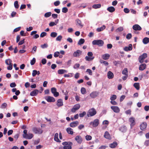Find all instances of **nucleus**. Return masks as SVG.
<instances>
[{"mask_svg":"<svg viewBox=\"0 0 149 149\" xmlns=\"http://www.w3.org/2000/svg\"><path fill=\"white\" fill-rule=\"evenodd\" d=\"M124 12L126 13H128L130 12V10L127 8H125L124 9Z\"/></svg>","mask_w":149,"mask_h":149,"instance_id":"obj_62","label":"nucleus"},{"mask_svg":"<svg viewBox=\"0 0 149 149\" xmlns=\"http://www.w3.org/2000/svg\"><path fill=\"white\" fill-rule=\"evenodd\" d=\"M47 34V33L45 32H42L41 33L40 35V37L41 38H43L44 37L46 36Z\"/></svg>","mask_w":149,"mask_h":149,"instance_id":"obj_46","label":"nucleus"},{"mask_svg":"<svg viewBox=\"0 0 149 149\" xmlns=\"http://www.w3.org/2000/svg\"><path fill=\"white\" fill-rule=\"evenodd\" d=\"M57 102L56 105L58 107L62 106L63 105V102L62 99H58L57 101Z\"/></svg>","mask_w":149,"mask_h":149,"instance_id":"obj_16","label":"nucleus"},{"mask_svg":"<svg viewBox=\"0 0 149 149\" xmlns=\"http://www.w3.org/2000/svg\"><path fill=\"white\" fill-rule=\"evenodd\" d=\"M79 124V122L77 121H74L71 123L70 125V126L72 127L77 126Z\"/></svg>","mask_w":149,"mask_h":149,"instance_id":"obj_18","label":"nucleus"},{"mask_svg":"<svg viewBox=\"0 0 149 149\" xmlns=\"http://www.w3.org/2000/svg\"><path fill=\"white\" fill-rule=\"evenodd\" d=\"M98 95V93L96 91H93L90 93V97L92 98H94Z\"/></svg>","mask_w":149,"mask_h":149,"instance_id":"obj_13","label":"nucleus"},{"mask_svg":"<svg viewBox=\"0 0 149 149\" xmlns=\"http://www.w3.org/2000/svg\"><path fill=\"white\" fill-rule=\"evenodd\" d=\"M33 131L35 134H41L43 132V130L41 129L38 127L33 128Z\"/></svg>","mask_w":149,"mask_h":149,"instance_id":"obj_6","label":"nucleus"},{"mask_svg":"<svg viewBox=\"0 0 149 149\" xmlns=\"http://www.w3.org/2000/svg\"><path fill=\"white\" fill-rule=\"evenodd\" d=\"M133 86L137 90H139L140 89V85L139 83H134Z\"/></svg>","mask_w":149,"mask_h":149,"instance_id":"obj_27","label":"nucleus"},{"mask_svg":"<svg viewBox=\"0 0 149 149\" xmlns=\"http://www.w3.org/2000/svg\"><path fill=\"white\" fill-rule=\"evenodd\" d=\"M143 42L144 44H146L149 42V38L145 37L143 40Z\"/></svg>","mask_w":149,"mask_h":149,"instance_id":"obj_26","label":"nucleus"},{"mask_svg":"<svg viewBox=\"0 0 149 149\" xmlns=\"http://www.w3.org/2000/svg\"><path fill=\"white\" fill-rule=\"evenodd\" d=\"M100 62L101 63H104L106 66H107L109 65V63L107 62L102 60H100Z\"/></svg>","mask_w":149,"mask_h":149,"instance_id":"obj_39","label":"nucleus"},{"mask_svg":"<svg viewBox=\"0 0 149 149\" xmlns=\"http://www.w3.org/2000/svg\"><path fill=\"white\" fill-rule=\"evenodd\" d=\"M68 9L65 7H63L62 9V12L64 13H66L68 11Z\"/></svg>","mask_w":149,"mask_h":149,"instance_id":"obj_41","label":"nucleus"},{"mask_svg":"<svg viewBox=\"0 0 149 149\" xmlns=\"http://www.w3.org/2000/svg\"><path fill=\"white\" fill-rule=\"evenodd\" d=\"M101 4H95L92 7L93 8L97 9L100 8L101 7Z\"/></svg>","mask_w":149,"mask_h":149,"instance_id":"obj_30","label":"nucleus"},{"mask_svg":"<svg viewBox=\"0 0 149 149\" xmlns=\"http://www.w3.org/2000/svg\"><path fill=\"white\" fill-rule=\"evenodd\" d=\"M96 113L97 112L95 109L94 108H92L88 110L87 113V116L88 117L92 116L95 115Z\"/></svg>","mask_w":149,"mask_h":149,"instance_id":"obj_2","label":"nucleus"},{"mask_svg":"<svg viewBox=\"0 0 149 149\" xmlns=\"http://www.w3.org/2000/svg\"><path fill=\"white\" fill-rule=\"evenodd\" d=\"M7 106V104L6 103H4L1 105V107L2 109H5L6 107Z\"/></svg>","mask_w":149,"mask_h":149,"instance_id":"obj_53","label":"nucleus"},{"mask_svg":"<svg viewBox=\"0 0 149 149\" xmlns=\"http://www.w3.org/2000/svg\"><path fill=\"white\" fill-rule=\"evenodd\" d=\"M86 114V113L85 111H83L82 113L79 114V116L80 117H84Z\"/></svg>","mask_w":149,"mask_h":149,"instance_id":"obj_50","label":"nucleus"},{"mask_svg":"<svg viewBox=\"0 0 149 149\" xmlns=\"http://www.w3.org/2000/svg\"><path fill=\"white\" fill-rule=\"evenodd\" d=\"M48 45L47 44H44L43 45H42L41 46V47L42 49H44L47 47Z\"/></svg>","mask_w":149,"mask_h":149,"instance_id":"obj_55","label":"nucleus"},{"mask_svg":"<svg viewBox=\"0 0 149 149\" xmlns=\"http://www.w3.org/2000/svg\"><path fill=\"white\" fill-rule=\"evenodd\" d=\"M76 22L77 23V25H78L79 26H81V27L83 26V25L82 24L81 21L80 20L77 19L76 20Z\"/></svg>","mask_w":149,"mask_h":149,"instance_id":"obj_32","label":"nucleus"},{"mask_svg":"<svg viewBox=\"0 0 149 149\" xmlns=\"http://www.w3.org/2000/svg\"><path fill=\"white\" fill-rule=\"evenodd\" d=\"M36 62V59L33 58V59L31 61L30 63L31 65H33Z\"/></svg>","mask_w":149,"mask_h":149,"instance_id":"obj_44","label":"nucleus"},{"mask_svg":"<svg viewBox=\"0 0 149 149\" xmlns=\"http://www.w3.org/2000/svg\"><path fill=\"white\" fill-rule=\"evenodd\" d=\"M116 98V96L115 95H112L110 97V99L111 100H114Z\"/></svg>","mask_w":149,"mask_h":149,"instance_id":"obj_45","label":"nucleus"},{"mask_svg":"<svg viewBox=\"0 0 149 149\" xmlns=\"http://www.w3.org/2000/svg\"><path fill=\"white\" fill-rule=\"evenodd\" d=\"M130 122L131 123L130 125L131 128H132L136 124L134 118L132 117L129 119Z\"/></svg>","mask_w":149,"mask_h":149,"instance_id":"obj_7","label":"nucleus"},{"mask_svg":"<svg viewBox=\"0 0 149 149\" xmlns=\"http://www.w3.org/2000/svg\"><path fill=\"white\" fill-rule=\"evenodd\" d=\"M94 58V57H89L88 56H86L85 57V59L87 61H91Z\"/></svg>","mask_w":149,"mask_h":149,"instance_id":"obj_36","label":"nucleus"},{"mask_svg":"<svg viewBox=\"0 0 149 149\" xmlns=\"http://www.w3.org/2000/svg\"><path fill=\"white\" fill-rule=\"evenodd\" d=\"M117 145V143L116 141H114L113 143L110 144L109 146L111 148H115Z\"/></svg>","mask_w":149,"mask_h":149,"instance_id":"obj_29","label":"nucleus"},{"mask_svg":"<svg viewBox=\"0 0 149 149\" xmlns=\"http://www.w3.org/2000/svg\"><path fill=\"white\" fill-rule=\"evenodd\" d=\"M107 76L109 79H112L113 77V73L111 71H109L107 73Z\"/></svg>","mask_w":149,"mask_h":149,"instance_id":"obj_20","label":"nucleus"},{"mask_svg":"<svg viewBox=\"0 0 149 149\" xmlns=\"http://www.w3.org/2000/svg\"><path fill=\"white\" fill-rule=\"evenodd\" d=\"M122 74L124 75H128V70L126 68H125L122 71Z\"/></svg>","mask_w":149,"mask_h":149,"instance_id":"obj_33","label":"nucleus"},{"mask_svg":"<svg viewBox=\"0 0 149 149\" xmlns=\"http://www.w3.org/2000/svg\"><path fill=\"white\" fill-rule=\"evenodd\" d=\"M67 72V71L64 69H60L58 71V73L59 74H62Z\"/></svg>","mask_w":149,"mask_h":149,"instance_id":"obj_24","label":"nucleus"},{"mask_svg":"<svg viewBox=\"0 0 149 149\" xmlns=\"http://www.w3.org/2000/svg\"><path fill=\"white\" fill-rule=\"evenodd\" d=\"M57 33L55 32H52L50 34L51 37L54 38H55L57 36Z\"/></svg>","mask_w":149,"mask_h":149,"instance_id":"obj_35","label":"nucleus"},{"mask_svg":"<svg viewBox=\"0 0 149 149\" xmlns=\"http://www.w3.org/2000/svg\"><path fill=\"white\" fill-rule=\"evenodd\" d=\"M147 126V123L146 122L143 123L140 126V129L142 130H144L146 128Z\"/></svg>","mask_w":149,"mask_h":149,"instance_id":"obj_15","label":"nucleus"},{"mask_svg":"<svg viewBox=\"0 0 149 149\" xmlns=\"http://www.w3.org/2000/svg\"><path fill=\"white\" fill-rule=\"evenodd\" d=\"M115 8L113 6H110L108 7L107 10L110 13H113L115 11Z\"/></svg>","mask_w":149,"mask_h":149,"instance_id":"obj_21","label":"nucleus"},{"mask_svg":"<svg viewBox=\"0 0 149 149\" xmlns=\"http://www.w3.org/2000/svg\"><path fill=\"white\" fill-rule=\"evenodd\" d=\"M110 55L108 54H104L102 55V58L104 60H107L109 58Z\"/></svg>","mask_w":149,"mask_h":149,"instance_id":"obj_19","label":"nucleus"},{"mask_svg":"<svg viewBox=\"0 0 149 149\" xmlns=\"http://www.w3.org/2000/svg\"><path fill=\"white\" fill-rule=\"evenodd\" d=\"M81 93L83 94H85L86 93V90L84 88H81Z\"/></svg>","mask_w":149,"mask_h":149,"instance_id":"obj_37","label":"nucleus"},{"mask_svg":"<svg viewBox=\"0 0 149 149\" xmlns=\"http://www.w3.org/2000/svg\"><path fill=\"white\" fill-rule=\"evenodd\" d=\"M90 125H92L93 127H95L98 126L99 124V120L96 119L94 120L93 122H91L90 123Z\"/></svg>","mask_w":149,"mask_h":149,"instance_id":"obj_5","label":"nucleus"},{"mask_svg":"<svg viewBox=\"0 0 149 149\" xmlns=\"http://www.w3.org/2000/svg\"><path fill=\"white\" fill-rule=\"evenodd\" d=\"M51 15V13L50 12H47L45 14V17H50Z\"/></svg>","mask_w":149,"mask_h":149,"instance_id":"obj_40","label":"nucleus"},{"mask_svg":"<svg viewBox=\"0 0 149 149\" xmlns=\"http://www.w3.org/2000/svg\"><path fill=\"white\" fill-rule=\"evenodd\" d=\"M56 89L55 88L53 87L51 89V91L52 93L54 94L56 91Z\"/></svg>","mask_w":149,"mask_h":149,"instance_id":"obj_47","label":"nucleus"},{"mask_svg":"<svg viewBox=\"0 0 149 149\" xmlns=\"http://www.w3.org/2000/svg\"><path fill=\"white\" fill-rule=\"evenodd\" d=\"M46 100L48 102H54L55 100L54 97L48 96L46 98Z\"/></svg>","mask_w":149,"mask_h":149,"instance_id":"obj_12","label":"nucleus"},{"mask_svg":"<svg viewBox=\"0 0 149 149\" xmlns=\"http://www.w3.org/2000/svg\"><path fill=\"white\" fill-rule=\"evenodd\" d=\"M14 5L15 7L17 9L19 7V5L18 4V1H16L14 2Z\"/></svg>","mask_w":149,"mask_h":149,"instance_id":"obj_38","label":"nucleus"},{"mask_svg":"<svg viewBox=\"0 0 149 149\" xmlns=\"http://www.w3.org/2000/svg\"><path fill=\"white\" fill-rule=\"evenodd\" d=\"M111 108L115 113H118L120 111L119 108L117 106H111Z\"/></svg>","mask_w":149,"mask_h":149,"instance_id":"obj_9","label":"nucleus"},{"mask_svg":"<svg viewBox=\"0 0 149 149\" xmlns=\"http://www.w3.org/2000/svg\"><path fill=\"white\" fill-rule=\"evenodd\" d=\"M132 37V35L131 33H129L127 34L126 36V38L128 40L130 39Z\"/></svg>","mask_w":149,"mask_h":149,"instance_id":"obj_42","label":"nucleus"},{"mask_svg":"<svg viewBox=\"0 0 149 149\" xmlns=\"http://www.w3.org/2000/svg\"><path fill=\"white\" fill-rule=\"evenodd\" d=\"M16 86V85L15 82H12L10 84V86L12 88L15 87Z\"/></svg>","mask_w":149,"mask_h":149,"instance_id":"obj_52","label":"nucleus"},{"mask_svg":"<svg viewBox=\"0 0 149 149\" xmlns=\"http://www.w3.org/2000/svg\"><path fill=\"white\" fill-rule=\"evenodd\" d=\"M37 50V47L36 46H34L33 49L32 51H31V52L33 53L34 54L35 53Z\"/></svg>","mask_w":149,"mask_h":149,"instance_id":"obj_48","label":"nucleus"},{"mask_svg":"<svg viewBox=\"0 0 149 149\" xmlns=\"http://www.w3.org/2000/svg\"><path fill=\"white\" fill-rule=\"evenodd\" d=\"M80 64L79 63H76L74 66L73 68L74 69H77L79 67Z\"/></svg>","mask_w":149,"mask_h":149,"instance_id":"obj_59","label":"nucleus"},{"mask_svg":"<svg viewBox=\"0 0 149 149\" xmlns=\"http://www.w3.org/2000/svg\"><path fill=\"white\" fill-rule=\"evenodd\" d=\"M62 38V37L61 35L58 36L56 38V40L58 41H61Z\"/></svg>","mask_w":149,"mask_h":149,"instance_id":"obj_43","label":"nucleus"},{"mask_svg":"<svg viewBox=\"0 0 149 149\" xmlns=\"http://www.w3.org/2000/svg\"><path fill=\"white\" fill-rule=\"evenodd\" d=\"M67 132L70 134H72L73 133V130L70 127L66 129Z\"/></svg>","mask_w":149,"mask_h":149,"instance_id":"obj_28","label":"nucleus"},{"mask_svg":"<svg viewBox=\"0 0 149 149\" xmlns=\"http://www.w3.org/2000/svg\"><path fill=\"white\" fill-rule=\"evenodd\" d=\"M72 145V143L71 142H69V144L68 146H64L63 147L64 149H71L72 148L71 146Z\"/></svg>","mask_w":149,"mask_h":149,"instance_id":"obj_23","label":"nucleus"},{"mask_svg":"<svg viewBox=\"0 0 149 149\" xmlns=\"http://www.w3.org/2000/svg\"><path fill=\"white\" fill-rule=\"evenodd\" d=\"M86 72L88 73L90 75H92V72L91 70L89 69H88L86 70Z\"/></svg>","mask_w":149,"mask_h":149,"instance_id":"obj_49","label":"nucleus"},{"mask_svg":"<svg viewBox=\"0 0 149 149\" xmlns=\"http://www.w3.org/2000/svg\"><path fill=\"white\" fill-rule=\"evenodd\" d=\"M58 133H56L54 135V140H59L58 138Z\"/></svg>","mask_w":149,"mask_h":149,"instance_id":"obj_56","label":"nucleus"},{"mask_svg":"<svg viewBox=\"0 0 149 149\" xmlns=\"http://www.w3.org/2000/svg\"><path fill=\"white\" fill-rule=\"evenodd\" d=\"M37 70H34L33 71L32 75L33 77H35L36 74H37Z\"/></svg>","mask_w":149,"mask_h":149,"instance_id":"obj_51","label":"nucleus"},{"mask_svg":"<svg viewBox=\"0 0 149 149\" xmlns=\"http://www.w3.org/2000/svg\"><path fill=\"white\" fill-rule=\"evenodd\" d=\"M12 60L10 59H6L5 61V63L8 65H9L7 67V69L9 70H11L13 68V64L12 63Z\"/></svg>","mask_w":149,"mask_h":149,"instance_id":"obj_3","label":"nucleus"},{"mask_svg":"<svg viewBox=\"0 0 149 149\" xmlns=\"http://www.w3.org/2000/svg\"><path fill=\"white\" fill-rule=\"evenodd\" d=\"M104 137L107 139H109L110 138V135L107 131H106L104 133Z\"/></svg>","mask_w":149,"mask_h":149,"instance_id":"obj_25","label":"nucleus"},{"mask_svg":"<svg viewBox=\"0 0 149 149\" xmlns=\"http://www.w3.org/2000/svg\"><path fill=\"white\" fill-rule=\"evenodd\" d=\"M38 90L37 89H35L30 93V95L31 96H36L38 94Z\"/></svg>","mask_w":149,"mask_h":149,"instance_id":"obj_14","label":"nucleus"},{"mask_svg":"<svg viewBox=\"0 0 149 149\" xmlns=\"http://www.w3.org/2000/svg\"><path fill=\"white\" fill-rule=\"evenodd\" d=\"M105 28L106 26L104 25H103L100 28H97V30L98 32H99L103 31V30L105 29Z\"/></svg>","mask_w":149,"mask_h":149,"instance_id":"obj_31","label":"nucleus"},{"mask_svg":"<svg viewBox=\"0 0 149 149\" xmlns=\"http://www.w3.org/2000/svg\"><path fill=\"white\" fill-rule=\"evenodd\" d=\"M56 25V24L55 22H50L49 24V25L50 26H53Z\"/></svg>","mask_w":149,"mask_h":149,"instance_id":"obj_60","label":"nucleus"},{"mask_svg":"<svg viewBox=\"0 0 149 149\" xmlns=\"http://www.w3.org/2000/svg\"><path fill=\"white\" fill-rule=\"evenodd\" d=\"M132 29L135 31H140L141 30V27L138 24H135L133 26Z\"/></svg>","mask_w":149,"mask_h":149,"instance_id":"obj_11","label":"nucleus"},{"mask_svg":"<svg viewBox=\"0 0 149 149\" xmlns=\"http://www.w3.org/2000/svg\"><path fill=\"white\" fill-rule=\"evenodd\" d=\"M13 130H9L8 132V136H9L13 134Z\"/></svg>","mask_w":149,"mask_h":149,"instance_id":"obj_63","label":"nucleus"},{"mask_svg":"<svg viewBox=\"0 0 149 149\" xmlns=\"http://www.w3.org/2000/svg\"><path fill=\"white\" fill-rule=\"evenodd\" d=\"M24 40H25V39H23L22 40L19 41L18 44V45H22L24 43Z\"/></svg>","mask_w":149,"mask_h":149,"instance_id":"obj_61","label":"nucleus"},{"mask_svg":"<svg viewBox=\"0 0 149 149\" xmlns=\"http://www.w3.org/2000/svg\"><path fill=\"white\" fill-rule=\"evenodd\" d=\"M147 57V54L146 53H144L142 55L140 56L138 60L140 63H142L144 62L145 59Z\"/></svg>","mask_w":149,"mask_h":149,"instance_id":"obj_4","label":"nucleus"},{"mask_svg":"<svg viewBox=\"0 0 149 149\" xmlns=\"http://www.w3.org/2000/svg\"><path fill=\"white\" fill-rule=\"evenodd\" d=\"M33 136V134L31 133H29L27 134L24 138L27 139H31Z\"/></svg>","mask_w":149,"mask_h":149,"instance_id":"obj_22","label":"nucleus"},{"mask_svg":"<svg viewBox=\"0 0 149 149\" xmlns=\"http://www.w3.org/2000/svg\"><path fill=\"white\" fill-rule=\"evenodd\" d=\"M60 3V2L59 1H57L54 2V5L56 6H58Z\"/></svg>","mask_w":149,"mask_h":149,"instance_id":"obj_64","label":"nucleus"},{"mask_svg":"<svg viewBox=\"0 0 149 149\" xmlns=\"http://www.w3.org/2000/svg\"><path fill=\"white\" fill-rule=\"evenodd\" d=\"M81 51L79 50H78L73 53V56L75 57H79L81 54Z\"/></svg>","mask_w":149,"mask_h":149,"instance_id":"obj_10","label":"nucleus"},{"mask_svg":"<svg viewBox=\"0 0 149 149\" xmlns=\"http://www.w3.org/2000/svg\"><path fill=\"white\" fill-rule=\"evenodd\" d=\"M85 137L86 140H91L92 138V136L89 135H87Z\"/></svg>","mask_w":149,"mask_h":149,"instance_id":"obj_58","label":"nucleus"},{"mask_svg":"<svg viewBox=\"0 0 149 149\" xmlns=\"http://www.w3.org/2000/svg\"><path fill=\"white\" fill-rule=\"evenodd\" d=\"M104 43V41L101 40H95L92 42L93 45H97L99 47L102 46Z\"/></svg>","mask_w":149,"mask_h":149,"instance_id":"obj_1","label":"nucleus"},{"mask_svg":"<svg viewBox=\"0 0 149 149\" xmlns=\"http://www.w3.org/2000/svg\"><path fill=\"white\" fill-rule=\"evenodd\" d=\"M80 107V105L77 104L75 105L71 109V111L73 113L75 112L77 110L79 109Z\"/></svg>","mask_w":149,"mask_h":149,"instance_id":"obj_8","label":"nucleus"},{"mask_svg":"<svg viewBox=\"0 0 149 149\" xmlns=\"http://www.w3.org/2000/svg\"><path fill=\"white\" fill-rule=\"evenodd\" d=\"M59 55V52H56L54 53V56L55 57H58Z\"/></svg>","mask_w":149,"mask_h":149,"instance_id":"obj_57","label":"nucleus"},{"mask_svg":"<svg viewBox=\"0 0 149 149\" xmlns=\"http://www.w3.org/2000/svg\"><path fill=\"white\" fill-rule=\"evenodd\" d=\"M85 40L84 39L81 38L79 41L78 42V44L79 45H81L83 44Z\"/></svg>","mask_w":149,"mask_h":149,"instance_id":"obj_34","label":"nucleus"},{"mask_svg":"<svg viewBox=\"0 0 149 149\" xmlns=\"http://www.w3.org/2000/svg\"><path fill=\"white\" fill-rule=\"evenodd\" d=\"M146 68V65L145 63L141 64L139 67V69L140 70L143 71Z\"/></svg>","mask_w":149,"mask_h":149,"instance_id":"obj_17","label":"nucleus"},{"mask_svg":"<svg viewBox=\"0 0 149 149\" xmlns=\"http://www.w3.org/2000/svg\"><path fill=\"white\" fill-rule=\"evenodd\" d=\"M24 134H23V136L24 138L27 134V130H24L23 131Z\"/></svg>","mask_w":149,"mask_h":149,"instance_id":"obj_54","label":"nucleus"}]
</instances>
